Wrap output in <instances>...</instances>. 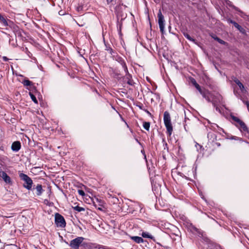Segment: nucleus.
<instances>
[{
  "label": "nucleus",
  "instance_id": "1",
  "mask_svg": "<svg viewBox=\"0 0 249 249\" xmlns=\"http://www.w3.org/2000/svg\"><path fill=\"white\" fill-rule=\"evenodd\" d=\"M164 124L166 128V134L168 136L171 137L173 128L171 123V118L169 112L165 111L163 114Z\"/></svg>",
  "mask_w": 249,
  "mask_h": 249
},
{
  "label": "nucleus",
  "instance_id": "2",
  "mask_svg": "<svg viewBox=\"0 0 249 249\" xmlns=\"http://www.w3.org/2000/svg\"><path fill=\"white\" fill-rule=\"evenodd\" d=\"M19 177L21 180L24 181V183L23 184V187L28 190H31L33 183L31 178L23 173H20L19 174Z\"/></svg>",
  "mask_w": 249,
  "mask_h": 249
},
{
  "label": "nucleus",
  "instance_id": "3",
  "mask_svg": "<svg viewBox=\"0 0 249 249\" xmlns=\"http://www.w3.org/2000/svg\"><path fill=\"white\" fill-rule=\"evenodd\" d=\"M2 26L6 27L5 29H7V27H10L11 29L16 30L18 27L10 19H9L6 18V17L4 16L1 20L0 21Z\"/></svg>",
  "mask_w": 249,
  "mask_h": 249
},
{
  "label": "nucleus",
  "instance_id": "4",
  "mask_svg": "<svg viewBox=\"0 0 249 249\" xmlns=\"http://www.w3.org/2000/svg\"><path fill=\"white\" fill-rule=\"evenodd\" d=\"M54 222L57 227L64 228L66 227V221L64 217L59 213H56L55 214Z\"/></svg>",
  "mask_w": 249,
  "mask_h": 249
},
{
  "label": "nucleus",
  "instance_id": "5",
  "mask_svg": "<svg viewBox=\"0 0 249 249\" xmlns=\"http://www.w3.org/2000/svg\"><path fill=\"white\" fill-rule=\"evenodd\" d=\"M84 240V238L83 237H77L71 240L69 245L72 249H79L80 245Z\"/></svg>",
  "mask_w": 249,
  "mask_h": 249
},
{
  "label": "nucleus",
  "instance_id": "6",
  "mask_svg": "<svg viewBox=\"0 0 249 249\" xmlns=\"http://www.w3.org/2000/svg\"><path fill=\"white\" fill-rule=\"evenodd\" d=\"M158 23L160 29V31L162 34H164V16L162 14L161 10H160L158 13Z\"/></svg>",
  "mask_w": 249,
  "mask_h": 249
},
{
  "label": "nucleus",
  "instance_id": "7",
  "mask_svg": "<svg viewBox=\"0 0 249 249\" xmlns=\"http://www.w3.org/2000/svg\"><path fill=\"white\" fill-rule=\"evenodd\" d=\"M113 59L116 60L122 66L124 71H127V66L126 65L125 60L119 55L115 54V55L112 58Z\"/></svg>",
  "mask_w": 249,
  "mask_h": 249
},
{
  "label": "nucleus",
  "instance_id": "8",
  "mask_svg": "<svg viewBox=\"0 0 249 249\" xmlns=\"http://www.w3.org/2000/svg\"><path fill=\"white\" fill-rule=\"evenodd\" d=\"M125 75L124 76V78L127 80V83L131 86L133 85L134 82L132 79V76L131 74L129 73L128 70L127 71H124Z\"/></svg>",
  "mask_w": 249,
  "mask_h": 249
},
{
  "label": "nucleus",
  "instance_id": "9",
  "mask_svg": "<svg viewBox=\"0 0 249 249\" xmlns=\"http://www.w3.org/2000/svg\"><path fill=\"white\" fill-rule=\"evenodd\" d=\"M21 143L19 141L14 142L11 145V149L14 152H18L21 148Z\"/></svg>",
  "mask_w": 249,
  "mask_h": 249
},
{
  "label": "nucleus",
  "instance_id": "10",
  "mask_svg": "<svg viewBox=\"0 0 249 249\" xmlns=\"http://www.w3.org/2000/svg\"><path fill=\"white\" fill-rule=\"evenodd\" d=\"M0 177L3 178V179L6 183L8 184L12 183V180L11 179V178L9 176L7 175V174L5 172L0 171Z\"/></svg>",
  "mask_w": 249,
  "mask_h": 249
},
{
  "label": "nucleus",
  "instance_id": "11",
  "mask_svg": "<svg viewBox=\"0 0 249 249\" xmlns=\"http://www.w3.org/2000/svg\"><path fill=\"white\" fill-rule=\"evenodd\" d=\"M190 231L193 233L196 234L199 236H202L203 231L201 230L196 227L195 226L191 225L190 227Z\"/></svg>",
  "mask_w": 249,
  "mask_h": 249
},
{
  "label": "nucleus",
  "instance_id": "12",
  "mask_svg": "<svg viewBox=\"0 0 249 249\" xmlns=\"http://www.w3.org/2000/svg\"><path fill=\"white\" fill-rule=\"evenodd\" d=\"M235 125L238 127L241 132H248V127L243 121H242L238 124Z\"/></svg>",
  "mask_w": 249,
  "mask_h": 249
},
{
  "label": "nucleus",
  "instance_id": "13",
  "mask_svg": "<svg viewBox=\"0 0 249 249\" xmlns=\"http://www.w3.org/2000/svg\"><path fill=\"white\" fill-rule=\"evenodd\" d=\"M199 92L202 95L203 98H205L207 97L211 96L212 93L208 89L205 88H200V89L198 90Z\"/></svg>",
  "mask_w": 249,
  "mask_h": 249
},
{
  "label": "nucleus",
  "instance_id": "14",
  "mask_svg": "<svg viewBox=\"0 0 249 249\" xmlns=\"http://www.w3.org/2000/svg\"><path fill=\"white\" fill-rule=\"evenodd\" d=\"M105 50L107 51L111 55L112 58H113L115 54H117V52L113 50L108 44L105 43Z\"/></svg>",
  "mask_w": 249,
  "mask_h": 249
},
{
  "label": "nucleus",
  "instance_id": "15",
  "mask_svg": "<svg viewBox=\"0 0 249 249\" xmlns=\"http://www.w3.org/2000/svg\"><path fill=\"white\" fill-rule=\"evenodd\" d=\"M21 83L24 87H27V89H29L28 87L30 88H32L34 87V83L32 81H30L29 79H25L24 80L22 81Z\"/></svg>",
  "mask_w": 249,
  "mask_h": 249
},
{
  "label": "nucleus",
  "instance_id": "16",
  "mask_svg": "<svg viewBox=\"0 0 249 249\" xmlns=\"http://www.w3.org/2000/svg\"><path fill=\"white\" fill-rule=\"evenodd\" d=\"M33 190H36V194L38 196H40L42 195L43 192L44 191L43 189H42V186L41 184H37L36 187L35 188L34 187L33 188Z\"/></svg>",
  "mask_w": 249,
  "mask_h": 249
},
{
  "label": "nucleus",
  "instance_id": "17",
  "mask_svg": "<svg viewBox=\"0 0 249 249\" xmlns=\"http://www.w3.org/2000/svg\"><path fill=\"white\" fill-rule=\"evenodd\" d=\"M112 77L119 80L121 78V73L119 71L116 69L111 68V70Z\"/></svg>",
  "mask_w": 249,
  "mask_h": 249
},
{
  "label": "nucleus",
  "instance_id": "18",
  "mask_svg": "<svg viewBox=\"0 0 249 249\" xmlns=\"http://www.w3.org/2000/svg\"><path fill=\"white\" fill-rule=\"evenodd\" d=\"M207 137L209 140H211L212 142L216 140V135L215 133L213 132H209L207 134Z\"/></svg>",
  "mask_w": 249,
  "mask_h": 249
},
{
  "label": "nucleus",
  "instance_id": "19",
  "mask_svg": "<svg viewBox=\"0 0 249 249\" xmlns=\"http://www.w3.org/2000/svg\"><path fill=\"white\" fill-rule=\"evenodd\" d=\"M131 239L137 243H141L144 242L143 239L139 236H132Z\"/></svg>",
  "mask_w": 249,
  "mask_h": 249
},
{
  "label": "nucleus",
  "instance_id": "20",
  "mask_svg": "<svg viewBox=\"0 0 249 249\" xmlns=\"http://www.w3.org/2000/svg\"><path fill=\"white\" fill-rule=\"evenodd\" d=\"M142 236L143 238H150L151 239H152L154 241H155V239L154 237L153 236H152V235L150 234L148 232H142Z\"/></svg>",
  "mask_w": 249,
  "mask_h": 249
},
{
  "label": "nucleus",
  "instance_id": "21",
  "mask_svg": "<svg viewBox=\"0 0 249 249\" xmlns=\"http://www.w3.org/2000/svg\"><path fill=\"white\" fill-rule=\"evenodd\" d=\"M191 82L198 90L200 89L201 87L196 82V80L194 78H192L191 79Z\"/></svg>",
  "mask_w": 249,
  "mask_h": 249
},
{
  "label": "nucleus",
  "instance_id": "22",
  "mask_svg": "<svg viewBox=\"0 0 249 249\" xmlns=\"http://www.w3.org/2000/svg\"><path fill=\"white\" fill-rule=\"evenodd\" d=\"M212 37L215 40H216L217 42H218L220 44L224 45L226 44V42L223 40L222 39H220V38L216 36H212Z\"/></svg>",
  "mask_w": 249,
  "mask_h": 249
},
{
  "label": "nucleus",
  "instance_id": "23",
  "mask_svg": "<svg viewBox=\"0 0 249 249\" xmlns=\"http://www.w3.org/2000/svg\"><path fill=\"white\" fill-rule=\"evenodd\" d=\"M72 209L74 211H77L78 212H81L85 211V209L84 208L80 207L78 205L74 206V207H72Z\"/></svg>",
  "mask_w": 249,
  "mask_h": 249
},
{
  "label": "nucleus",
  "instance_id": "24",
  "mask_svg": "<svg viewBox=\"0 0 249 249\" xmlns=\"http://www.w3.org/2000/svg\"><path fill=\"white\" fill-rule=\"evenodd\" d=\"M230 117L231 119L234 122H235L237 124H238L240 122H241L242 120L239 119L238 117L233 115H231Z\"/></svg>",
  "mask_w": 249,
  "mask_h": 249
},
{
  "label": "nucleus",
  "instance_id": "25",
  "mask_svg": "<svg viewBox=\"0 0 249 249\" xmlns=\"http://www.w3.org/2000/svg\"><path fill=\"white\" fill-rule=\"evenodd\" d=\"M183 36L189 40L195 42L196 40L195 39L192 38L187 33L183 32Z\"/></svg>",
  "mask_w": 249,
  "mask_h": 249
},
{
  "label": "nucleus",
  "instance_id": "26",
  "mask_svg": "<svg viewBox=\"0 0 249 249\" xmlns=\"http://www.w3.org/2000/svg\"><path fill=\"white\" fill-rule=\"evenodd\" d=\"M150 126V123L148 122H144L143 123V128L147 131L149 130Z\"/></svg>",
  "mask_w": 249,
  "mask_h": 249
},
{
  "label": "nucleus",
  "instance_id": "27",
  "mask_svg": "<svg viewBox=\"0 0 249 249\" xmlns=\"http://www.w3.org/2000/svg\"><path fill=\"white\" fill-rule=\"evenodd\" d=\"M29 95L32 99V101L35 103L37 104V100L35 96L32 92H29Z\"/></svg>",
  "mask_w": 249,
  "mask_h": 249
},
{
  "label": "nucleus",
  "instance_id": "28",
  "mask_svg": "<svg viewBox=\"0 0 249 249\" xmlns=\"http://www.w3.org/2000/svg\"><path fill=\"white\" fill-rule=\"evenodd\" d=\"M237 85L242 92H244L245 91H246L243 84L241 82L237 83Z\"/></svg>",
  "mask_w": 249,
  "mask_h": 249
},
{
  "label": "nucleus",
  "instance_id": "29",
  "mask_svg": "<svg viewBox=\"0 0 249 249\" xmlns=\"http://www.w3.org/2000/svg\"><path fill=\"white\" fill-rule=\"evenodd\" d=\"M235 24L236 25H235L234 27L236 28L240 32L243 33L245 30L238 23Z\"/></svg>",
  "mask_w": 249,
  "mask_h": 249
},
{
  "label": "nucleus",
  "instance_id": "30",
  "mask_svg": "<svg viewBox=\"0 0 249 249\" xmlns=\"http://www.w3.org/2000/svg\"><path fill=\"white\" fill-rule=\"evenodd\" d=\"M119 201V199L116 197H112L111 202H112L113 204H117Z\"/></svg>",
  "mask_w": 249,
  "mask_h": 249
},
{
  "label": "nucleus",
  "instance_id": "31",
  "mask_svg": "<svg viewBox=\"0 0 249 249\" xmlns=\"http://www.w3.org/2000/svg\"><path fill=\"white\" fill-rule=\"evenodd\" d=\"M138 107H139V108L142 110H144V109H143V105H142V104L141 103H139L138 104H137L136 105Z\"/></svg>",
  "mask_w": 249,
  "mask_h": 249
},
{
  "label": "nucleus",
  "instance_id": "32",
  "mask_svg": "<svg viewBox=\"0 0 249 249\" xmlns=\"http://www.w3.org/2000/svg\"><path fill=\"white\" fill-rule=\"evenodd\" d=\"M78 193L79 194V195L83 196L85 195V193L84 192V191L82 190H78Z\"/></svg>",
  "mask_w": 249,
  "mask_h": 249
},
{
  "label": "nucleus",
  "instance_id": "33",
  "mask_svg": "<svg viewBox=\"0 0 249 249\" xmlns=\"http://www.w3.org/2000/svg\"><path fill=\"white\" fill-rule=\"evenodd\" d=\"M234 9L235 11H237V12H239V13H242V14H243V12L241 10H240L238 7H235V6H234Z\"/></svg>",
  "mask_w": 249,
  "mask_h": 249
},
{
  "label": "nucleus",
  "instance_id": "34",
  "mask_svg": "<svg viewBox=\"0 0 249 249\" xmlns=\"http://www.w3.org/2000/svg\"><path fill=\"white\" fill-rule=\"evenodd\" d=\"M208 102H212V101L211 100V98H210V96H208V97H207L206 98H205Z\"/></svg>",
  "mask_w": 249,
  "mask_h": 249
},
{
  "label": "nucleus",
  "instance_id": "35",
  "mask_svg": "<svg viewBox=\"0 0 249 249\" xmlns=\"http://www.w3.org/2000/svg\"><path fill=\"white\" fill-rule=\"evenodd\" d=\"M120 117H121V120H122L124 122H125V124H126V126H127V127H129V125H128V124L126 123V122L124 121V119L123 118V117L122 116V115L120 114Z\"/></svg>",
  "mask_w": 249,
  "mask_h": 249
},
{
  "label": "nucleus",
  "instance_id": "36",
  "mask_svg": "<svg viewBox=\"0 0 249 249\" xmlns=\"http://www.w3.org/2000/svg\"><path fill=\"white\" fill-rule=\"evenodd\" d=\"M58 14L59 15L62 16L65 15V12L62 10H61L58 12Z\"/></svg>",
  "mask_w": 249,
  "mask_h": 249
},
{
  "label": "nucleus",
  "instance_id": "37",
  "mask_svg": "<svg viewBox=\"0 0 249 249\" xmlns=\"http://www.w3.org/2000/svg\"><path fill=\"white\" fill-rule=\"evenodd\" d=\"M211 103H212V104L214 107H216L217 106L216 102L214 101H212V102Z\"/></svg>",
  "mask_w": 249,
  "mask_h": 249
},
{
  "label": "nucleus",
  "instance_id": "38",
  "mask_svg": "<svg viewBox=\"0 0 249 249\" xmlns=\"http://www.w3.org/2000/svg\"><path fill=\"white\" fill-rule=\"evenodd\" d=\"M112 197H114V196H112V195L109 193L107 194V197L109 199H111Z\"/></svg>",
  "mask_w": 249,
  "mask_h": 249
},
{
  "label": "nucleus",
  "instance_id": "39",
  "mask_svg": "<svg viewBox=\"0 0 249 249\" xmlns=\"http://www.w3.org/2000/svg\"><path fill=\"white\" fill-rule=\"evenodd\" d=\"M121 27H122V24H120V27H119V34L120 36L122 35V33L121 32Z\"/></svg>",
  "mask_w": 249,
  "mask_h": 249
},
{
  "label": "nucleus",
  "instance_id": "40",
  "mask_svg": "<svg viewBox=\"0 0 249 249\" xmlns=\"http://www.w3.org/2000/svg\"><path fill=\"white\" fill-rule=\"evenodd\" d=\"M227 21H228V22L231 23V24H232V23L234 21L233 20H232V19H231L230 18L228 19Z\"/></svg>",
  "mask_w": 249,
  "mask_h": 249
},
{
  "label": "nucleus",
  "instance_id": "41",
  "mask_svg": "<svg viewBox=\"0 0 249 249\" xmlns=\"http://www.w3.org/2000/svg\"><path fill=\"white\" fill-rule=\"evenodd\" d=\"M234 82L237 85V83H239V82H240V81L237 78H236L235 80H234Z\"/></svg>",
  "mask_w": 249,
  "mask_h": 249
},
{
  "label": "nucleus",
  "instance_id": "42",
  "mask_svg": "<svg viewBox=\"0 0 249 249\" xmlns=\"http://www.w3.org/2000/svg\"><path fill=\"white\" fill-rule=\"evenodd\" d=\"M246 104L247 105L248 109L249 110V103L248 101L246 102Z\"/></svg>",
  "mask_w": 249,
  "mask_h": 249
},
{
  "label": "nucleus",
  "instance_id": "43",
  "mask_svg": "<svg viewBox=\"0 0 249 249\" xmlns=\"http://www.w3.org/2000/svg\"><path fill=\"white\" fill-rule=\"evenodd\" d=\"M237 139H238V137H237L236 136H232L231 137V139H233V140H237Z\"/></svg>",
  "mask_w": 249,
  "mask_h": 249
},
{
  "label": "nucleus",
  "instance_id": "44",
  "mask_svg": "<svg viewBox=\"0 0 249 249\" xmlns=\"http://www.w3.org/2000/svg\"><path fill=\"white\" fill-rule=\"evenodd\" d=\"M144 111H145L147 114L151 115L150 112L149 111H148L147 109H144Z\"/></svg>",
  "mask_w": 249,
  "mask_h": 249
},
{
  "label": "nucleus",
  "instance_id": "45",
  "mask_svg": "<svg viewBox=\"0 0 249 249\" xmlns=\"http://www.w3.org/2000/svg\"><path fill=\"white\" fill-rule=\"evenodd\" d=\"M4 15H2L0 13V21L1 20V19L3 17Z\"/></svg>",
  "mask_w": 249,
  "mask_h": 249
},
{
  "label": "nucleus",
  "instance_id": "46",
  "mask_svg": "<svg viewBox=\"0 0 249 249\" xmlns=\"http://www.w3.org/2000/svg\"><path fill=\"white\" fill-rule=\"evenodd\" d=\"M112 1H113V0H107V3H109L111 2Z\"/></svg>",
  "mask_w": 249,
  "mask_h": 249
},
{
  "label": "nucleus",
  "instance_id": "47",
  "mask_svg": "<svg viewBox=\"0 0 249 249\" xmlns=\"http://www.w3.org/2000/svg\"><path fill=\"white\" fill-rule=\"evenodd\" d=\"M215 108V109H216V110L217 111H220V109H219V107L217 106Z\"/></svg>",
  "mask_w": 249,
  "mask_h": 249
},
{
  "label": "nucleus",
  "instance_id": "48",
  "mask_svg": "<svg viewBox=\"0 0 249 249\" xmlns=\"http://www.w3.org/2000/svg\"><path fill=\"white\" fill-rule=\"evenodd\" d=\"M237 23L235 21H233V22L232 23V24L235 26V25H236L235 24H237Z\"/></svg>",
  "mask_w": 249,
  "mask_h": 249
},
{
  "label": "nucleus",
  "instance_id": "49",
  "mask_svg": "<svg viewBox=\"0 0 249 249\" xmlns=\"http://www.w3.org/2000/svg\"><path fill=\"white\" fill-rule=\"evenodd\" d=\"M216 144L217 145V146H220V143L219 142H216Z\"/></svg>",
  "mask_w": 249,
  "mask_h": 249
},
{
  "label": "nucleus",
  "instance_id": "50",
  "mask_svg": "<svg viewBox=\"0 0 249 249\" xmlns=\"http://www.w3.org/2000/svg\"><path fill=\"white\" fill-rule=\"evenodd\" d=\"M3 59L4 60H7V58H6V57H3Z\"/></svg>",
  "mask_w": 249,
  "mask_h": 249
}]
</instances>
